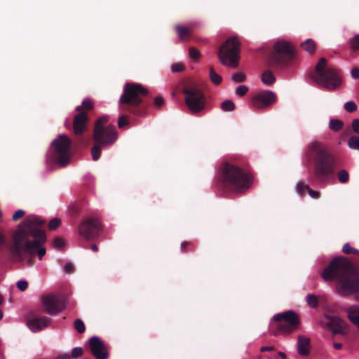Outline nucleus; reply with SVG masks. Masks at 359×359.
Returning <instances> with one entry per match:
<instances>
[{
    "label": "nucleus",
    "mask_w": 359,
    "mask_h": 359,
    "mask_svg": "<svg viewBox=\"0 0 359 359\" xmlns=\"http://www.w3.org/2000/svg\"><path fill=\"white\" fill-rule=\"evenodd\" d=\"M44 224L45 221L36 215L27 217L13 236L11 251L14 256L22 259L24 255H36L40 260L42 259L46 252L43 246L46 236L39 227Z\"/></svg>",
    "instance_id": "nucleus-1"
},
{
    "label": "nucleus",
    "mask_w": 359,
    "mask_h": 359,
    "mask_svg": "<svg viewBox=\"0 0 359 359\" xmlns=\"http://www.w3.org/2000/svg\"><path fill=\"white\" fill-rule=\"evenodd\" d=\"M325 281L337 280V291L341 296L354 295L359 301V270H353L343 257L334 258L322 273Z\"/></svg>",
    "instance_id": "nucleus-2"
},
{
    "label": "nucleus",
    "mask_w": 359,
    "mask_h": 359,
    "mask_svg": "<svg viewBox=\"0 0 359 359\" xmlns=\"http://www.w3.org/2000/svg\"><path fill=\"white\" fill-rule=\"evenodd\" d=\"M306 155L309 160L315 158L314 174L318 179L325 180L333 172L335 160L327 152L324 144L316 141L310 142Z\"/></svg>",
    "instance_id": "nucleus-3"
},
{
    "label": "nucleus",
    "mask_w": 359,
    "mask_h": 359,
    "mask_svg": "<svg viewBox=\"0 0 359 359\" xmlns=\"http://www.w3.org/2000/svg\"><path fill=\"white\" fill-rule=\"evenodd\" d=\"M107 121V116L101 117L96 123L94 130L93 138L95 145L91 149V155L94 161H97L100 156L102 147L113 144L116 138L115 128L112 125L104 127Z\"/></svg>",
    "instance_id": "nucleus-4"
},
{
    "label": "nucleus",
    "mask_w": 359,
    "mask_h": 359,
    "mask_svg": "<svg viewBox=\"0 0 359 359\" xmlns=\"http://www.w3.org/2000/svg\"><path fill=\"white\" fill-rule=\"evenodd\" d=\"M312 79L318 86L329 90L337 89L341 83L338 70L328 66L325 58L319 60L312 74Z\"/></svg>",
    "instance_id": "nucleus-5"
},
{
    "label": "nucleus",
    "mask_w": 359,
    "mask_h": 359,
    "mask_svg": "<svg viewBox=\"0 0 359 359\" xmlns=\"http://www.w3.org/2000/svg\"><path fill=\"white\" fill-rule=\"evenodd\" d=\"M222 173L224 182L235 192L243 193L252 184V176L249 173L232 164L225 163L222 168Z\"/></svg>",
    "instance_id": "nucleus-6"
},
{
    "label": "nucleus",
    "mask_w": 359,
    "mask_h": 359,
    "mask_svg": "<svg viewBox=\"0 0 359 359\" xmlns=\"http://www.w3.org/2000/svg\"><path fill=\"white\" fill-rule=\"evenodd\" d=\"M70 139L65 135H60L51 143L50 150L47 154V162L55 163L62 168L69 163L72 156Z\"/></svg>",
    "instance_id": "nucleus-7"
},
{
    "label": "nucleus",
    "mask_w": 359,
    "mask_h": 359,
    "mask_svg": "<svg viewBox=\"0 0 359 359\" xmlns=\"http://www.w3.org/2000/svg\"><path fill=\"white\" fill-rule=\"evenodd\" d=\"M239 53L240 42L236 36H233L221 46L218 57L222 65L234 68L238 65Z\"/></svg>",
    "instance_id": "nucleus-8"
},
{
    "label": "nucleus",
    "mask_w": 359,
    "mask_h": 359,
    "mask_svg": "<svg viewBox=\"0 0 359 359\" xmlns=\"http://www.w3.org/2000/svg\"><path fill=\"white\" fill-rule=\"evenodd\" d=\"M273 320L278 321V329L273 334H288L297 329L299 324L297 314L292 311L277 313L273 316Z\"/></svg>",
    "instance_id": "nucleus-9"
},
{
    "label": "nucleus",
    "mask_w": 359,
    "mask_h": 359,
    "mask_svg": "<svg viewBox=\"0 0 359 359\" xmlns=\"http://www.w3.org/2000/svg\"><path fill=\"white\" fill-rule=\"evenodd\" d=\"M147 94V90L138 83H126L124 92L119 99L120 103H126L130 106H137L142 102V95Z\"/></svg>",
    "instance_id": "nucleus-10"
},
{
    "label": "nucleus",
    "mask_w": 359,
    "mask_h": 359,
    "mask_svg": "<svg viewBox=\"0 0 359 359\" xmlns=\"http://www.w3.org/2000/svg\"><path fill=\"white\" fill-rule=\"evenodd\" d=\"M186 94L185 102L189 110L193 113H198L205 107V97L201 90L196 86L186 87L183 90Z\"/></svg>",
    "instance_id": "nucleus-11"
},
{
    "label": "nucleus",
    "mask_w": 359,
    "mask_h": 359,
    "mask_svg": "<svg viewBox=\"0 0 359 359\" xmlns=\"http://www.w3.org/2000/svg\"><path fill=\"white\" fill-rule=\"evenodd\" d=\"M41 305L45 311L51 315L62 312L66 307L65 301L53 293L44 295L41 299Z\"/></svg>",
    "instance_id": "nucleus-12"
},
{
    "label": "nucleus",
    "mask_w": 359,
    "mask_h": 359,
    "mask_svg": "<svg viewBox=\"0 0 359 359\" xmlns=\"http://www.w3.org/2000/svg\"><path fill=\"white\" fill-rule=\"evenodd\" d=\"M99 227L97 219L88 218L79 225V234L86 240H90L96 236Z\"/></svg>",
    "instance_id": "nucleus-13"
},
{
    "label": "nucleus",
    "mask_w": 359,
    "mask_h": 359,
    "mask_svg": "<svg viewBox=\"0 0 359 359\" xmlns=\"http://www.w3.org/2000/svg\"><path fill=\"white\" fill-rule=\"evenodd\" d=\"M276 100V95L272 91H264L256 95L252 99L253 106L259 109H265Z\"/></svg>",
    "instance_id": "nucleus-14"
},
{
    "label": "nucleus",
    "mask_w": 359,
    "mask_h": 359,
    "mask_svg": "<svg viewBox=\"0 0 359 359\" xmlns=\"http://www.w3.org/2000/svg\"><path fill=\"white\" fill-rule=\"evenodd\" d=\"M89 344L90 351L93 355L97 359H107L108 357V351L105 345L100 340V339L96 336L91 337L89 339Z\"/></svg>",
    "instance_id": "nucleus-15"
},
{
    "label": "nucleus",
    "mask_w": 359,
    "mask_h": 359,
    "mask_svg": "<svg viewBox=\"0 0 359 359\" xmlns=\"http://www.w3.org/2000/svg\"><path fill=\"white\" fill-rule=\"evenodd\" d=\"M328 320L327 326L334 334H344L346 332L348 325L343 319L338 316H325Z\"/></svg>",
    "instance_id": "nucleus-16"
},
{
    "label": "nucleus",
    "mask_w": 359,
    "mask_h": 359,
    "mask_svg": "<svg viewBox=\"0 0 359 359\" xmlns=\"http://www.w3.org/2000/svg\"><path fill=\"white\" fill-rule=\"evenodd\" d=\"M50 319L47 317H32L27 320V325L32 332H38L47 327L50 324Z\"/></svg>",
    "instance_id": "nucleus-17"
},
{
    "label": "nucleus",
    "mask_w": 359,
    "mask_h": 359,
    "mask_svg": "<svg viewBox=\"0 0 359 359\" xmlns=\"http://www.w3.org/2000/svg\"><path fill=\"white\" fill-rule=\"evenodd\" d=\"M273 48L277 53L285 55L288 57H291L294 51L293 45L290 42L283 39L278 40L275 43Z\"/></svg>",
    "instance_id": "nucleus-18"
},
{
    "label": "nucleus",
    "mask_w": 359,
    "mask_h": 359,
    "mask_svg": "<svg viewBox=\"0 0 359 359\" xmlns=\"http://www.w3.org/2000/svg\"><path fill=\"white\" fill-rule=\"evenodd\" d=\"M87 121L88 117L85 112H81L75 116L73 128L76 135H80L86 130Z\"/></svg>",
    "instance_id": "nucleus-19"
},
{
    "label": "nucleus",
    "mask_w": 359,
    "mask_h": 359,
    "mask_svg": "<svg viewBox=\"0 0 359 359\" xmlns=\"http://www.w3.org/2000/svg\"><path fill=\"white\" fill-rule=\"evenodd\" d=\"M347 318L359 330V306L352 305L344 309Z\"/></svg>",
    "instance_id": "nucleus-20"
},
{
    "label": "nucleus",
    "mask_w": 359,
    "mask_h": 359,
    "mask_svg": "<svg viewBox=\"0 0 359 359\" xmlns=\"http://www.w3.org/2000/svg\"><path fill=\"white\" fill-rule=\"evenodd\" d=\"M297 348L300 355H308L310 351V339L305 336H299L297 340Z\"/></svg>",
    "instance_id": "nucleus-21"
},
{
    "label": "nucleus",
    "mask_w": 359,
    "mask_h": 359,
    "mask_svg": "<svg viewBox=\"0 0 359 359\" xmlns=\"http://www.w3.org/2000/svg\"><path fill=\"white\" fill-rule=\"evenodd\" d=\"M262 81L265 85L270 86L274 83L275 77L272 72H271L270 71H266L262 74Z\"/></svg>",
    "instance_id": "nucleus-22"
},
{
    "label": "nucleus",
    "mask_w": 359,
    "mask_h": 359,
    "mask_svg": "<svg viewBox=\"0 0 359 359\" xmlns=\"http://www.w3.org/2000/svg\"><path fill=\"white\" fill-rule=\"evenodd\" d=\"M302 46L309 53H313L316 50V43L311 39H308L304 42L302 43Z\"/></svg>",
    "instance_id": "nucleus-23"
},
{
    "label": "nucleus",
    "mask_w": 359,
    "mask_h": 359,
    "mask_svg": "<svg viewBox=\"0 0 359 359\" xmlns=\"http://www.w3.org/2000/svg\"><path fill=\"white\" fill-rule=\"evenodd\" d=\"M306 301L310 307L316 308L318 305V297L313 294H308L306 297Z\"/></svg>",
    "instance_id": "nucleus-24"
},
{
    "label": "nucleus",
    "mask_w": 359,
    "mask_h": 359,
    "mask_svg": "<svg viewBox=\"0 0 359 359\" xmlns=\"http://www.w3.org/2000/svg\"><path fill=\"white\" fill-rule=\"evenodd\" d=\"M348 146L351 149L359 150V136H352L348 141Z\"/></svg>",
    "instance_id": "nucleus-25"
},
{
    "label": "nucleus",
    "mask_w": 359,
    "mask_h": 359,
    "mask_svg": "<svg viewBox=\"0 0 359 359\" xmlns=\"http://www.w3.org/2000/svg\"><path fill=\"white\" fill-rule=\"evenodd\" d=\"M82 107L86 110L92 109L93 108V103L90 99L86 98L83 100L81 106H77L76 107V110L80 111Z\"/></svg>",
    "instance_id": "nucleus-26"
},
{
    "label": "nucleus",
    "mask_w": 359,
    "mask_h": 359,
    "mask_svg": "<svg viewBox=\"0 0 359 359\" xmlns=\"http://www.w3.org/2000/svg\"><path fill=\"white\" fill-rule=\"evenodd\" d=\"M221 108L224 111H231L235 109V104L231 100H226L221 104Z\"/></svg>",
    "instance_id": "nucleus-27"
},
{
    "label": "nucleus",
    "mask_w": 359,
    "mask_h": 359,
    "mask_svg": "<svg viewBox=\"0 0 359 359\" xmlns=\"http://www.w3.org/2000/svg\"><path fill=\"white\" fill-rule=\"evenodd\" d=\"M210 79L211 81L216 85L219 84L222 81V77L215 72L213 68H210Z\"/></svg>",
    "instance_id": "nucleus-28"
},
{
    "label": "nucleus",
    "mask_w": 359,
    "mask_h": 359,
    "mask_svg": "<svg viewBox=\"0 0 359 359\" xmlns=\"http://www.w3.org/2000/svg\"><path fill=\"white\" fill-rule=\"evenodd\" d=\"M175 29L178 34L179 37L181 39H183L184 37L188 36V34H189V29L187 27H182L180 25H177L175 27Z\"/></svg>",
    "instance_id": "nucleus-29"
},
{
    "label": "nucleus",
    "mask_w": 359,
    "mask_h": 359,
    "mask_svg": "<svg viewBox=\"0 0 359 359\" xmlns=\"http://www.w3.org/2000/svg\"><path fill=\"white\" fill-rule=\"evenodd\" d=\"M329 126L332 130L337 131L342 128L343 123L341 121L331 119L330 121Z\"/></svg>",
    "instance_id": "nucleus-30"
},
{
    "label": "nucleus",
    "mask_w": 359,
    "mask_h": 359,
    "mask_svg": "<svg viewBox=\"0 0 359 359\" xmlns=\"http://www.w3.org/2000/svg\"><path fill=\"white\" fill-rule=\"evenodd\" d=\"M338 178L341 183H346L348 181V173L345 170H341L338 173Z\"/></svg>",
    "instance_id": "nucleus-31"
},
{
    "label": "nucleus",
    "mask_w": 359,
    "mask_h": 359,
    "mask_svg": "<svg viewBox=\"0 0 359 359\" xmlns=\"http://www.w3.org/2000/svg\"><path fill=\"white\" fill-rule=\"evenodd\" d=\"M61 224V220L59 218L55 217L52 219L48 224V229L54 230L57 229Z\"/></svg>",
    "instance_id": "nucleus-32"
},
{
    "label": "nucleus",
    "mask_w": 359,
    "mask_h": 359,
    "mask_svg": "<svg viewBox=\"0 0 359 359\" xmlns=\"http://www.w3.org/2000/svg\"><path fill=\"white\" fill-rule=\"evenodd\" d=\"M74 327L79 333H83L85 331V325L83 322L80 319H76L74 321Z\"/></svg>",
    "instance_id": "nucleus-33"
},
{
    "label": "nucleus",
    "mask_w": 359,
    "mask_h": 359,
    "mask_svg": "<svg viewBox=\"0 0 359 359\" xmlns=\"http://www.w3.org/2000/svg\"><path fill=\"white\" fill-rule=\"evenodd\" d=\"M342 250L346 254H359V250L351 248L349 243H348L343 246Z\"/></svg>",
    "instance_id": "nucleus-34"
},
{
    "label": "nucleus",
    "mask_w": 359,
    "mask_h": 359,
    "mask_svg": "<svg viewBox=\"0 0 359 359\" xmlns=\"http://www.w3.org/2000/svg\"><path fill=\"white\" fill-rule=\"evenodd\" d=\"M231 80L235 83L242 82L245 80V75L241 72H237L231 76Z\"/></svg>",
    "instance_id": "nucleus-35"
},
{
    "label": "nucleus",
    "mask_w": 359,
    "mask_h": 359,
    "mask_svg": "<svg viewBox=\"0 0 359 359\" xmlns=\"http://www.w3.org/2000/svg\"><path fill=\"white\" fill-rule=\"evenodd\" d=\"M53 248L57 250H62L65 248V243L62 239L56 238L53 241Z\"/></svg>",
    "instance_id": "nucleus-36"
},
{
    "label": "nucleus",
    "mask_w": 359,
    "mask_h": 359,
    "mask_svg": "<svg viewBox=\"0 0 359 359\" xmlns=\"http://www.w3.org/2000/svg\"><path fill=\"white\" fill-rule=\"evenodd\" d=\"M248 90V88L245 85H240L237 87L236 90V93L238 96L244 95Z\"/></svg>",
    "instance_id": "nucleus-37"
},
{
    "label": "nucleus",
    "mask_w": 359,
    "mask_h": 359,
    "mask_svg": "<svg viewBox=\"0 0 359 359\" xmlns=\"http://www.w3.org/2000/svg\"><path fill=\"white\" fill-rule=\"evenodd\" d=\"M344 107H345L346 110L348 112H353V111H355L357 109L356 104H355V102H353L352 101H348V102H346L344 104Z\"/></svg>",
    "instance_id": "nucleus-38"
},
{
    "label": "nucleus",
    "mask_w": 359,
    "mask_h": 359,
    "mask_svg": "<svg viewBox=\"0 0 359 359\" xmlns=\"http://www.w3.org/2000/svg\"><path fill=\"white\" fill-rule=\"evenodd\" d=\"M184 69V67L181 63L173 64L172 65L170 66V70L172 72H174V73L182 72Z\"/></svg>",
    "instance_id": "nucleus-39"
},
{
    "label": "nucleus",
    "mask_w": 359,
    "mask_h": 359,
    "mask_svg": "<svg viewBox=\"0 0 359 359\" xmlns=\"http://www.w3.org/2000/svg\"><path fill=\"white\" fill-rule=\"evenodd\" d=\"M17 287L22 292L26 290L28 283L25 280H20L16 283Z\"/></svg>",
    "instance_id": "nucleus-40"
},
{
    "label": "nucleus",
    "mask_w": 359,
    "mask_h": 359,
    "mask_svg": "<svg viewBox=\"0 0 359 359\" xmlns=\"http://www.w3.org/2000/svg\"><path fill=\"white\" fill-rule=\"evenodd\" d=\"M306 185H304L303 183H302L301 182H297V185H296V192L302 196L304 194V189H306L305 188Z\"/></svg>",
    "instance_id": "nucleus-41"
},
{
    "label": "nucleus",
    "mask_w": 359,
    "mask_h": 359,
    "mask_svg": "<svg viewBox=\"0 0 359 359\" xmlns=\"http://www.w3.org/2000/svg\"><path fill=\"white\" fill-rule=\"evenodd\" d=\"M309 195L313 198H318L319 197V193L316 191H313L311 189L309 185H306L305 187Z\"/></svg>",
    "instance_id": "nucleus-42"
},
{
    "label": "nucleus",
    "mask_w": 359,
    "mask_h": 359,
    "mask_svg": "<svg viewBox=\"0 0 359 359\" xmlns=\"http://www.w3.org/2000/svg\"><path fill=\"white\" fill-rule=\"evenodd\" d=\"M351 46L353 49H359V34H356L351 40Z\"/></svg>",
    "instance_id": "nucleus-43"
},
{
    "label": "nucleus",
    "mask_w": 359,
    "mask_h": 359,
    "mask_svg": "<svg viewBox=\"0 0 359 359\" xmlns=\"http://www.w3.org/2000/svg\"><path fill=\"white\" fill-rule=\"evenodd\" d=\"M352 129L356 134H359V119L355 118L352 121Z\"/></svg>",
    "instance_id": "nucleus-44"
},
{
    "label": "nucleus",
    "mask_w": 359,
    "mask_h": 359,
    "mask_svg": "<svg viewBox=\"0 0 359 359\" xmlns=\"http://www.w3.org/2000/svg\"><path fill=\"white\" fill-rule=\"evenodd\" d=\"M199 55H200V53L196 49H195L194 48H191L189 49V56L192 59L196 60L199 57Z\"/></svg>",
    "instance_id": "nucleus-45"
},
{
    "label": "nucleus",
    "mask_w": 359,
    "mask_h": 359,
    "mask_svg": "<svg viewBox=\"0 0 359 359\" xmlns=\"http://www.w3.org/2000/svg\"><path fill=\"white\" fill-rule=\"evenodd\" d=\"M128 124L127 118L125 116H121L118 118V126L119 128H122Z\"/></svg>",
    "instance_id": "nucleus-46"
},
{
    "label": "nucleus",
    "mask_w": 359,
    "mask_h": 359,
    "mask_svg": "<svg viewBox=\"0 0 359 359\" xmlns=\"http://www.w3.org/2000/svg\"><path fill=\"white\" fill-rule=\"evenodd\" d=\"M25 215V211L22 210H17L14 215H13L12 217V219L14 220V221H16L18 220L19 218H20L21 217H22L23 215Z\"/></svg>",
    "instance_id": "nucleus-47"
},
{
    "label": "nucleus",
    "mask_w": 359,
    "mask_h": 359,
    "mask_svg": "<svg viewBox=\"0 0 359 359\" xmlns=\"http://www.w3.org/2000/svg\"><path fill=\"white\" fill-rule=\"evenodd\" d=\"M82 353V348L81 347H75L72 351V356L76 358Z\"/></svg>",
    "instance_id": "nucleus-48"
},
{
    "label": "nucleus",
    "mask_w": 359,
    "mask_h": 359,
    "mask_svg": "<svg viewBox=\"0 0 359 359\" xmlns=\"http://www.w3.org/2000/svg\"><path fill=\"white\" fill-rule=\"evenodd\" d=\"M351 76L354 79H359V69L358 68H353L351 72Z\"/></svg>",
    "instance_id": "nucleus-49"
},
{
    "label": "nucleus",
    "mask_w": 359,
    "mask_h": 359,
    "mask_svg": "<svg viewBox=\"0 0 359 359\" xmlns=\"http://www.w3.org/2000/svg\"><path fill=\"white\" fill-rule=\"evenodd\" d=\"M73 266L71 263H66L64 266V270L66 271V272H72L73 271Z\"/></svg>",
    "instance_id": "nucleus-50"
},
{
    "label": "nucleus",
    "mask_w": 359,
    "mask_h": 359,
    "mask_svg": "<svg viewBox=\"0 0 359 359\" xmlns=\"http://www.w3.org/2000/svg\"><path fill=\"white\" fill-rule=\"evenodd\" d=\"M154 102L158 106H161L163 103V100L161 97H156L154 100Z\"/></svg>",
    "instance_id": "nucleus-51"
},
{
    "label": "nucleus",
    "mask_w": 359,
    "mask_h": 359,
    "mask_svg": "<svg viewBox=\"0 0 359 359\" xmlns=\"http://www.w3.org/2000/svg\"><path fill=\"white\" fill-rule=\"evenodd\" d=\"M272 350H273V346H262L260 348L261 352H264L266 351H272Z\"/></svg>",
    "instance_id": "nucleus-52"
},
{
    "label": "nucleus",
    "mask_w": 359,
    "mask_h": 359,
    "mask_svg": "<svg viewBox=\"0 0 359 359\" xmlns=\"http://www.w3.org/2000/svg\"><path fill=\"white\" fill-rule=\"evenodd\" d=\"M5 242V236L4 235L0 232V245H1Z\"/></svg>",
    "instance_id": "nucleus-53"
},
{
    "label": "nucleus",
    "mask_w": 359,
    "mask_h": 359,
    "mask_svg": "<svg viewBox=\"0 0 359 359\" xmlns=\"http://www.w3.org/2000/svg\"><path fill=\"white\" fill-rule=\"evenodd\" d=\"M333 346H334V348H336V349H340V348H341L342 345H341V344H340V343H334V344H333Z\"/></svg>",
    "instance_id": "nucleus-54"
},
{
    "label": "nucleus",
    "mask_w": 359,
    "mask_h": 359,
    "mask_svg": "<svg viewBox=\"0 0 359 359\" xmlns=\"http://www.w3.org/2000/svg\"><path fill=\"white\" fill-rule=\"evenodd\" d=\"M278 355L280 356L282 359H285L286 358V354L284 352L280 351L278 353Z\"/></svg>",
    "instance_id": "nucleus-55"
},
{
    "label": "nucleus",
    "mask_w": 359,
    "mask_h": 359,
    "mask_svg": "<svg viewBox=\"0 0 359 359\" xmlns=\"http://www.w3.org/2000/svg\"><path fill=\"white\" fill-rule=\"evenodd\" d=\"M91 249L94 252H97L98 250V248H97V246L96 245H91Z\"/></svg>",
    "instance_id": "nucleus-56"
},
{
    "label": "nucleus",
    "mask_w": 359,
    "mask_h": 359,
    "mask_svg": "<svg viewBox=\"0 0 359 359\" xmlns=\"http://www.w3.org/2000/svg\"><path fill=\"white\" fill-rule=\"evenodd\" d=\"M62 359H69V355L68 354H64L61 355Z\"/></svg>",
    "instance_id": "nucleus-57"
},
{
    "label": "nucleus",
    "mask_w": 359,
    "mask_h": 359,
    "mask_svg": "<svg viewBox=\"0 0 359 359\" xmlns=\"http://www.w3.org/2000/svg\"><path fill=\"white\" fill-rule=\"evenodd\" d=\"M187 245V243H186V242H182V243H181V248H182V249H183V248H184V247H185V245Z\"/></svg>",
    "instance_id": "nucleus-58"
},
{
    "label": "nucleus",
    "mask_w": 359,
    "mask_h": 359,
    "mask_svg": "<svg viewBox=\"0 0 359 359\" xmlns=\"http://www.w3.org/2000/svg\"><path fill=\"white\" fill-rule=\"evenodd\" d=\"M3 303V297L0 295V305Z\"/></svg>",
    "instance_id": "nucleus-59"
},
{
    "label": "nucleus",
    "mask_w": 359,
    "mask_h": 359,
    "mask_svg": "<svg viewBox=\"0 0 359 359\" xmlns=\"http://www.w3.org/2000/svg\"><path fill=\"white\" fill-rule=\"evenodd\" d=\"M3 317V313L1 312V311H0V320Z\"/></svg>",
    "instance_id": "nucleus-60"
},
{
    "label": "nucleus",
    "mask_w": 359,
    "mask_h": 359,
    "mask_svg": "<svg viewBox=\"0 0 359 359\" xmlns=\"http://www.w3.org/2000/svg\"><path fill=\"white\" fill-rule=\"evenodd\" d=\"M1 215H2L1 211L0 210V218L1 217Z\"/></svg>",
    "instance_id": "nucleus-61"
}]
</instances>
